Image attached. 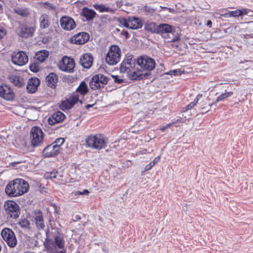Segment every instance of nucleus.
Segmentation results:
<instances>
[{"label": "nucleus", "mask_w": 253, "mask_h": 253, "mask_svg": "<svg viewBox=\"0 0 253 253\" xmlns=\"http://www.w3.org/2000/svg\"><path fill=\"white\" fill-rule=\"evenodd\" d=\"M47 85L52 88H54L57 84L58 76L54 73H50L45 79Z\"/></svg>", "instance_id": "b1692460"}, {"label": "nucleus", "mask_w": 253, "mask_h": 253, "mask_svg": "<svg viewBox=\"0 0 253 253\" xmlns=\"http://www.w3.org/2000/svg\"><path fill=\"white\" fill-rule=\"evenodd\" d=\"M29 188V184L26 181L22 179H15L8 183L5 192L9 197H17L27 192Z\"/></svg>", "instance_id": "f257e3e1"}, {"label": "nucleus", "mask_w": 253, "mask_h": 253, "mask_svg": "<svg viewBox=\"0 0 253 253\" xmlns=\"http://www.w3.org/2000/svg\"><path fill=\"white\" fill-rule=\"evenodd\" d=\"M50 18L46 14L41 15L39 18L40 27L41 29H45L49 27L50 24Z\"/></svg>", "instance_id": "cd10ccee"}, {"label": "nucleus", "mask_w": 253, "mask_h": 253, "mask_svg": "<svg viewBox=\"0 0 253 253\" xmlns=\"http://www.w3.org/2000/svg\"><path fill=\"white\" fill-rule=\"evenodd\" d=\"M77 91L84 95L88 91L87 86L84 82H82L77 89Z\"/></svg>", "instance_id": "f704fd0d"}, {"label": "nucleus", "mask_w": 253, "mask_h": 253, "mask_svg": "<svg viewBox=\"0 0 253 253\" xmlns=\"http://www.w3.org/2000/svg\"><path fill=\"white\" fill-rule=\"evenodd\" d=\"M174 28L172 29V31H170V33H169L167 35H165V39L168 40V42H175L177 41L179 38L177 36H174Z\"/></svg>", "instance_id": "473e14b6"}, {"label": "nucleus", "mask_w": 253, "mask_h": 253, "mask_svg": "<svg viewBox=\"0 0 253 253\" xmlns=\"http://www.w3.org/2000/svg\"><path fill=\"white\" fill-rule=\"evenodd\" d=\"M175 123H176L175 122H172L171 123H169L168 125H167L166 126H167V128H168L169 127H170V126H172L173 125L175 124Z\"/></svg>", "instance_id": "bf43d9fd"}, {"label": "nucleus", "mask_w": 253, "mask_h": 253, "mask_svg": "<svg viewBox=\"0 0 253 253\" xmlns=\"http://www.w3.org/2000/svg\"><path fill=\"white\" fill-rule=\"evenodd\" d=\"M30 69L32 71L34 72H37L39 70V67L37 66L35 63L30 65Z\"/></svg>", "instance_id": "8fccbe9b"}, {"label": "nucleus", "mask_w": 253, "mask_h": 253, "mask_svg": "<svg viewBox=\"0 0 253 253\" xmlns=\"http://www.w3.org/2000/svg\"><path fill=\"white\" fill-rule=\"evenodd\" d=\"M93 7L97 10H99L100 12H108L111 13H114L115 12V9L112 8H110L106 6L104 4H94Z\"/></svg>", "instance_id": "c756f323"}, {"label": "nucleus", "mask_w": 253, "mask_h": 253, "mask_svg": "<svg viewBox=\"0 0 253 253\" xmlns=\"http://www.w3.org/2000/svg\"><path fill=\"white\" fill-rule=\"evenodd\" d=\"M112 78L114 79V81L118 84H121L124 82L123 79L119 78L118 76H112Z\"/></svg>", "instance_id": "09e8293b"}, {"label": "nucleus", "mask_w": 253, "mask_h": 253, "mask_svg": "<svg viewBox=\"0 0 253 253\" xmlns=\"http://www.w3.org/2000/svg\"><path fill=\"white\" fill-rule=\"evenodd\" d=\"M8 80L14 86L21 87L24 85L25 82L24 79L16 75H10L8 76Z\"/></svg>", "instance_id": "412c9836"}, {"label": "nucleus", "mask_w": 253, "mask_h": 253, "mask_svg": "<svg viewBox=\"0 0 253 253\" xmlns=\"http://www.w3.org/2000/svg\"><path fill=\"white\" fill-rule=\"evenodd\" d=\"M13 12L23 17H28L30 15V11L28 8L24 7H16L13 9Z\"/></svg>", "instance_id": "c85d7f7f"}, {"label": "nucleus", "mask_w": 253, "mask_h": 253, "mask_svg": "<svg viewBox=\"0 0 253 253\" xmlns=\"http://www.w3.org/2000/svg\"><path fill=\"white\" fill-rule=\"evenodd\" d=\"M85 142L87 146L98 150L104 148L106 145L104 137L101 135H89Z\"/></svg>", "instance_id": "f03ea898"}, {"label": "nucleus", "mask_w": 253, "mask_h": 253, "mask_svg": "<svg viewBox=\"0 0 253 253\" xmlns=\"http://www.w3.org/2000/svg\"><path fill=\"white\" fill-rule=\"evenodd\" d=\"M35 29L33 26H28L25 24H20L16 32L18 36L23 38L32 37Z\"/></svg>", "instance_id": "f8f14e48"}, {"label": "nucleus", "mask_w": 253, "mask_h": 253, "mask_svg": "<svg viewBox=\"0 0 253 253\" xmlns=\"http://www.w3.org/2000/svg\"><path fill=\"white\" fill-rule=\"evenodd\" d=\"M11 60L15 65L23 66L28 62V57L25 52L19 51L13 53L11 57Z\"/></svg>", "instance_id": "ddd939ff"}, {"label": "nucleus", "mask_w": 253, "mask_h": 253, "mask_svg": "<svg viewBox=\"0 0 253 253\" xmlns=\"http://www.w3.org/2000/svg\"><path fill=\"white\" fill-rule=\"evenodd\" d=\"M0 97L6 100H12L14 98V93L9 86L3 84L0 86Z\"/></svg>", "instance_id": "4468645a"}, {"label": "nucleus", "mask_w": 253, "mask_h": 253, "mask_svg": "<svg viewBox=\"0 0 253 253\" xmlns=\"http://www.w3.org/2000/svg\"><path fill=\"white\" fill-rule=\"evenodd\" d=\"M213 16L215 18H221V17L222 16L223 17V15L224 14H220L219 13H217V12H214V13H213L212 14Z\"/></svg>", "instance_id": "864d4df0"}, {"label": "nucleus", "mask_w": 253, "mask_h": 253, "mask_svg": "<svg viewBox=\"0 0 253 253\" xmlns=\"http://www.w3.org/2000/svg\"><path fill=\"white\" fill-rule=\"evenodd\" d=\"M206 25L209 27H211L212 25V22L210 20H209L207 21Z\"/></svg>", "instance_id": "4d7b16f0"}, {"label": "nucleus", "mask_w": 253, "mask_h": 253, "mask_svg": "<svg viewBox=\"0 0 253 253\" xmlns=\"http://www.w3.org/2000/svg\"><path fill=\"white\" fill-rule=\"evenodd\" d=\"M34 221L37 228L39 230L44 229L45 225L43 221V215L42 212L40 211L36 212L34 216Z\"/></svg>", "instance_id": "4be33fe9"}, {"label": "nucleus", "mask_w": 253, "mask_h": 253, "mask_svg": "<svg viewBox=\"0 0 253 253\" xmlns=\"http://www.w3.org/2000/svg\"><path fill=\"white\" fill-rule=\"evenodd\" d=\"M49 8L52 9H55V6L54 5L52 4H49Z\"/></svg>", "instance_id": "680f3d73"}, {"label": "nucleus", "mask_w": 253, "mask_h": 253, "mask_svg": "<svg viewBox=\"0 0 253 253\" xmlns=\"http://www.w3.org/2000/svg\"><path fill=\"white\" fill-rule=\"evenodd\" d=\"M117 6L118 7H121L123 5V2L122 0L117 1L116 2Z\"/></svg>", "instance_id": "5fc2aeb1"}, {"label": "nucleus", "mask_w": 253, "mask_h": 253, "mask_svg": "<svg viewBox=\"0 0 253 253\" xmlns=\"http://www.w3.org/2000/svg\"><path fill=\"white\" fill-rule=\"evenodd\" d=\"M1 235L9 247L14 248L16 246L17 241L14 233L11 229L4 228L1 231Z\"/></svg>", "instance_id": "423d86ee"}, {"label": "nucleus", "mask_w": 253, "mask_h": 253, "mask_svg": "<svg viewBox=\"0 0 253 253\" xmlns=\"http://www.w3.org/2000/svg\"><path fill=\"white\" fill-rule=\"evenodd\" d=\"M244 38L246 39H249V38H253V34H245L244 35Z\"/></svg>", "instance_id": "6e6d98bb"}, {"label": "nucleus", "mask_w": 253, "mask_h": 253, "mask_svg": "<svg viewBox=\"0 0 253 253\" xmlns=\"http://www.w3.org/2000/svg\"><path fill=\"white\" fill-rule=\"evenodd\" d=\"M64 142V139L63 138H57L52 144H55L56 146L59 147V150L60 149V146Z\"/></svg>", "instance_id": "a18cd8bd"}, {"label": "nucleus", "mask_w": 253, "mask_h": 253, "mask_svg": "<svg viewBox=\"0 0 253 253\" xmlns=\"http://www.w3.org/2000/svg\"><path fill=\"white\" fill-rule=\"evenodd\" d=\"M165 8L168 9L169 10V11L170 12H171V13H174V10L173 9H172V8H167V7H165Z\"/></svg>", "instance_id": "e2e57ef3"}, {"label": "nucleus", "mask_w": 253, "mask_h": 253, "mask_svg": "<svg viewBox=\"0 0 253 253\" xmlns=\"http://www.w3.org/2000/svg\"><path fill=\"white\" fill-rule=\"evenodd\" d=\"M61 27L64 30L70 31L76 27V23L74 19L68 16H63L61 18Z\"/></svg>", "instance_id": "2eb2a0df"}, {"label": "nucleus", "mask_w": 253, "mask_h": 253, "mask_svg": "<svg viewBox=\"0 0 253 253\" xmlns=\"http://www.w3.org/2000/svg\"><path fill=\"white\" fill-rule=\"evenodd\" d=\"M241 11L240 10H237L232 11H229L224 14L223 17L228 18L230 17H237L241 15Z\"/></svg>", "instance_id": "e433bc0d"}, {"label": "nucleus", "mask_w": 253, "mask_h": 253, "mask_svg": "<svg viewBox=\"0 0 253 253\" xmlns=\"http://www.w3.org/2000/svg\"><path fill=\"white\" fill-rule=\"evenodd\" d=\"M183 73V72L181 71L180 69L174 70L173 71H170L169 72V74L173 75L174 76L176 75H181Z\"/></svg>", "instance_id": "de8ad7c7"}, {"label": "nucleus", "mask_w": 253, "mask_h": 253, "mask_svg": "<svg viewBox=\"0 0 253 253\" xmlns=\"http://www.w3.org/2000/svg\"><path fill=\"white\" fill-rule=\"evenodd\" d=\"M173 28L170 25L167 24H160L158 25V33L160 34L163 38L165 37V35H167L170 31H172Z\"/></svg>", "instance_id": "bb28decb"}, {"label": "nucleus", "mask_w": 253, "mask_h": 253, "mask_svg": "<svg viewBox=\"0 0 253 253\" xmlns=\"http://www.w3.org/2000/svg\"><path fill=\"white\" fill-rule=\"evenodd\" d=\"M89 193V192L87 189H84L83 191H75L74 192V196L78 195H87Z\"/></svg>", "instance_id": "49530a36"}, {"label": "nucleus", "mask_w": 253, "mask_h": 253, "mask_svg": "<svg viewBox=\"0 0 253 253\" xmlns=\"http://www.w3.org/2000/svg\"><path fill=\"white\" fill-rule=\"evenodd\" d=\"M75 64L74 60L67 56H64L58 64L59 68L63 71L73 73Z\"/></svg>", "instance_id": "9d476101"}, {"label": "nucleus", "mask_w": 253, "mask_h": 253, "mask_svg": "<svg viewBox=\"0 0 253 253\" xmlns=\"http://www.w3.org/2000/svg\"><path fill=\"white\" fill-rule=\"evenodd\" d=\"M136 62L141 69L146 70V72L150 73L155 66V60L147 56L140 57L137 59Z\"/></svg>", "instance_id": "0eeeda50"}, {"label": "nucleus", "mask_w": 253, "mask_h": 253, "mask_svg": "<svg viewBox=\"0 0 253 253\" xmlns=\"http://www.w3.org/2000/svg\"><path fill=\"white\" fill-rule=\"evenodd\" d=\"M79 101V99L78 96L77 95H74L62 101L60 105V107L62 110L70 109Z\"/></svg>", "instance_id": "dca6fc26"}, {"label": "nucleus", "mask_w": 253, "mask_h": 253, "mask_svg": "<svg viewBox=\"0 0 253 253\" xmlns=\"http://www.w3.org/2000/svg\"><path fill=\"white\" fill-rule=\"evenodd\" d=\"M54 241L50 240H46L45 247L47 250L52 249L53 248H55V246L60 249H64L65 247V241L63 236L56 235L54 237Z\"/></svg>", "instance_id": "9b49d317"}, {"label": "nucleus", "mask_w": 253, "mask_h": 253, "mask_svg": "<svg viewBox=\"0 0 253 253\" xmlns=\"http://www.w3.org/2000/svg\"><path fill=\"white\" fill-rule=\"evenodd\" d=\"M6 213L10 217L17 218L20 214L18 205L13 201H7L4 204Z\"/></svg>", "instance_id": "6e6552de"}, {"label": "nucleus", "mask_w": 253, "mask_h": 253, "mask_svg": "<svg viewBox=\"0 0 253 253\" xmlns=\"http://www.w3.org/2000/svg\"><path fill=\"white\" fill-rule=\"evenodd\" d=\"M144 9L146 12H148L149 13H153L154 11V9L149 6H144Z\"/></svg>", "instance_id": "603ef678"}, {"label": "nucleus", "mask_w": 253, "mask_h": 253, "mask_svg": "<svg viewBox=\"0 0 253 253\" xmlns=\"http://www.w3.org/2000/svg\"><path fill=\"white\" fill-rule=\"evenodd\" d=\"M122 34L125 35L126 38H127V37L128 36V33L127 31H123L122 32Z\"/></svg>", "instance_id": "13d9d810"}, {"label": "nucleus", "mask_w": 253, "mask_h": 253, "mask_svg": "<svg viewBox=\"0 0 253 253\" xmlns=\"http://www.w3.org/2000/svg\"><path fill=\"white\" fill-rule=\"evenodd\" d=\"M6 34V31L5 29L0 26V40L2 39Z\"/></svg>", "instance_id": "3c124183"}, {"label": "nucleus", "mask_w": 253, "mask_h": 253, "mask_svg": "<svg viewBox=\"0 0 253 253\" xmlns=\"http://www.w3.org/2000/svg\"><path fill=\"white\" fill-rule=\"evenodd\" d=\"M233 94V93L231 91L227 92L226 91H225V92L222 93L219 96H218L216 98L215 102L214 103H212V104H216L217 102L222 101L232 96Z\"/></svg>", "instance_id": "72a5a7b5"}, {"label": "nucleus", "mask_w": 253, "mask_h": 253, "mask_svg": "<svg viewBox=\"0 0 253 253\" xmlns=\"http://www.w3.org/2000/svg\"><path fill=\"white\" fill-rule=\"evenodd\" d=\"M118 21L122 25L127 28H129V23L128 22V18L126 19L124 17H120L118 19Z\"/></svg>", "instance_id": "a19ab883"}, {"label": "nucleus", "mask_w": 253, "mask_h": 253, "mask_svg": "<svg viewBox=\"0 0 253 253\" xmlns=\"http://www.w3.org/2000/svg\"><path fill=\"white\" fill-rule=\"evenodd\" d=\"M128 22L129 23V29H138L142 27L141 20L135 17H128Z\"/></svg>", "instance_id": "393cba45"}, {"label": "nucleus", "mask_w": 253, "mask_h": 253, "mask_svg": "<svg viewBox=\"0 0 253 253\" xmlns=\"http://www.w3.org/2000/svg\"><path fill=\"white\" fill-rule=\"evenodd\" d=\"M40 83V80L37 78H32L28 82V84H32L33 86L35 85L36 87L38 86Z\"/></svg>", "instance_id": "37998d69"}, {"label": "nucleus", "mask_w": 253, "mask_h": 253, "mask_svg": "<svg viewBox=\"0 0 253 253\" xmlns=\"http://www.w3.org/2000/svg\"><path fill=\"white\" fill-rule=\"evenodd\" d=\"M128 77L131 80H139L143 78H145L150 75V73L146 72L145 73H140L139 71H136L135 68L130 72L127 74Z\"/></svg>", "instance_id": "aec40b11"}, {"label": "nucleus", "mask_w": 253, "mask_h": 253, "mask_svg": "<svg viewBox=\"0 0 253 253\" xmlns=\"http://www.w3.org/2000/svg\"><path fill=\"white\" fill-rule=\"evenodd\" d=\"M51 143L46 146L42 151L44 157H51L57 155L59 153V147Z\"/></svg>", "instance_id": "f3484780"}, {"label": "nucleus", "mask_w": 253, "mask_h": 253, "mask_svg": "<svg viewBox=\"0 0 253 253\" xmlns=\"http://www.w3.org/2000/svg\"><path fill=\"white\" fill-rule=\"evenodd\" d=\"M74 38L75 43L82 44L89 40V36L87 33L82 32L76 35Z\"/></svg>", "instance_id": "5701e85b"}, {"label": "nucleus", "mask_w": 253, "mask_h": 253, "mask_svg": "<svg viewBox=\"0 0 253 253\" xmlns=\"http://www.w3.org/2000/svg\"><path fill=\"white\" fill-rule=\"evenodd\" d=\"M121 54V49L118 46H111L105 58L106 62L110 65L116 64L120 60Z\"/></svg>", "instance_id": "7ed1b4c3"}, {"label": "nucleus", "mask_w": 253, "mask_h": 253, "mask_svg": "<svg viewBox=\"0 0 253 253\" xmlns=\"http://www.w3.org/2000/svg\"><path fill=\"white\" fill-rule=\"evenodd\" d=\"M135 65V59L132 55H127L121 64L120 71L127 74L133 70Z\"/></svg>", "instance_id": "1a4fd4ad"}, {"label": "nucleus", "mask_w": 253, "mask_h": 253, "mask_svg": "<svg viewBox=\"0 0 253 253\" xmlns=\"http://www.w3.org/2000/svg\"><path fill=\"white\" fill-rule=\"evenodd\" d=\"M145 29L147 31L152 33H158V26H157L154 22H149L146 24Z\"/></svg>", "instance_id": "2f4dec72"}, {"label": "nucleus", "mask_w": 253, "mask_h": 253, "mask_svg": "<svg viewBox=\"0 0 253 253\" xmlns=\"http://www.w3.org/2000/svg\"><path fill=\"white\" fill-rule=\"evenodd\" d=\"M48 55L49 52L47 50H42L36 53L35 58L40 62H43L48 57Z\"/></svg>", "instance_id": "7c9ffc66"}, {"label": "nucleus", "mask_w": 253, "mask_h": 253, "mask_svg": "<svg viewBox=\"0 0 253 253\" xmlns=\"http://www.w3.org/2000/svg\"><path fill=\"white\" fill-rule=\"evenodd\" d=\"M108 82V78L105 76L98 74L93 76L89 82L90 87L93 90L103 88Z\"/></svg>", "instance_id": "20e7f679"}, {"label": "nucleus", "mask_w": 253, "mask_h": 253, "mask_svg": "<svg viewBox=\"0 0 253 253\" xmlns=\"http://www.w3.org/2000/svg\"><path fill=\"white\" fill-rule=\"evenodd\" d=\"M82 15L85 17L87 21H89L93 19L96 15V13L93 9L84 7L82 9Z\"/></svg>", "instance_id": "a878e982"}, {"label": "nucleus", "mask_w": 253, "mask_h": 253, "mask_svg": "<svg viewBox=\"0 0 253 253\" xmlns=\"http://www.w3.org/2000/svg\"><path fill=\"white\" fill-rule=\"evenodd\" d=\"M240 11H241V12H242L241 15L247 14V10L246 9H243L242 10H240Z\"/></svg>", "instance_id": "052dcab7"}, {"label": "nucleus", "mask_w": 253, "mask_h": 253, "mask_svg": "<svg viewBox=\"0 0 253 253\" xmlns=\"http://www.w3.org/2000/svg\"><path fill=\"white\" fill-rule=\"evenodd\" d=\"M19 225L22 228H29L30 222L27 219L23 218L19 221Z\"/></svg>", "instance_id": "79ce46f5"}, {"label": "nucleus", "mask_w": 253, "mask_h": 253, "mask_svg": "<svg viewBox=\"0 0 253 253\" xmlns=\"http://www.w3.org/2000/svg\"><path fill=\"white\" fill-rule=\"evenodd\" d=\"M26 88L28 92L34 93L36 91L37 87H36L35 85L33 86L32 84L28 83L26 86Z\"/></svg>", "instance_id": "c03bdc74"}, {"label": "nucleus", "mask_w": 253, "mask_h": 253, "mask_svg": "<svg viewBox=\"0 0 253 253\" xmlns=\"http://www.w3.org/2000/svg\"><path fill=\"white\" fill-rule=\"evenodd\" d=\"M58 178H57V179L58 180H60V178L62 177V175L59 173V172H58Z\"/></svg>", "instance_id": "338daca9"}, {"label": "nucleus", "mask_w": 253, "mask_h": 253, "mask_svg": "<svg viewBox=\"0 0 253 253\" xmlns=\"http://www.w3.org/2000/svg\"><path fill=\"white\" fill-rule=\"evenodd\" d=\"M202 97L201 94H198L197 97L195 98L194 100L191 102L189 104L185 106L183 108V111L185 112L188 110L191 109L194 106H195L197 103L198 102V100H199L200 98Z\"/></svg>", "instance_id": "c9c22d12"}, {"label": "nucleus", "mask_w": 253, "mask_h": 253, "mask_svg": "<svg viewBox=\"0 0 253 253\" xmlns=\"http://www.w3.org/2000/svg\"><path fill=\"white\" fill-rule=\"evenodd\" d=\"M160 159V156L156 157L154 160L146 165L145 168V171L150 169Z\"/></svg>", "instance_id": "58836bf2"}, {"label": "nucleus", "mask_w": 253, "mask_h": 253, "mask_svg": "<svg viewBox=\"0 0 253 253\" xmlns=\"http://www.w3.org/2000/svg\"><path fill=\"white\" fill-rule=\"evenodd\" d=\"M200 105L203 112H207L210 110L211 106L213 104H211L207 105V101H203V102L200 103Z\"/></svg>", "instance_id": "ea45409f"}, {"label": "nucleus", "mask_w": 253, "mask_h": 253, "mask_svg": "<svg viewBox=\"0 0 253 253\" xmlns=\"http://www.w3.org/2000/svg\"><path fill=\"white\" fill-rule=\"evenodd\" d=\"M93 57L90 53H85L80 58V63L84 68H89L92 64Z\"/></svg>", "instance_id": "6ab92c4d"}, {"label": "nucleus", "mask_w": 253, "mask_h": 253, "mask_svg": "<svg viewBox=\"0 0 253 253\" xmlns=\"http://www.w3.org/2000/svg\"><path fill=\"white\" fill-rule=\"evenodd\" d=\"M167 128V126H164L161 127L160 129L162 131H164Z\"/></svg>", "instance_id": "0e129e2a"}, {"label": "nucleus", "mask_w": 253, "mask_h": 253, "mask_svg": "<svg viewBox=\"0 0 253 253\" xmlns=\"http://www.w3.org/2000/svg\"><path fill=\"white\" fill-rule=\"evenodd\" d=\"M58 171L54 170L51 172H47L45 173V176L46 178L53 179L58 178Z\"/></svg>", "instance_id": "4c0bfd02"}, {"label": "nucleus", "mask_w": 253, "mask_h": 253, "mask_svg": "<svg viewBox=\"0 0 253 253\" xmlns=\"http://www.w3.org/2000/svg\"><path fill=\"white\" fill-rule=\"evenodd\" d=\"M31 144L33 147L40 146L43 144V133L38 126H34L31 130Z\"/></svg>", "instance_id": "39448f33"}, {"label": "nucleus", "mask_w": 253, "mask_h": 253, "mask_svg": "<svg viewBox=\"0 0 253 253\" xmlns=\"http://www.w3.org/2000/svg\"><path fill=\"white\" fill-rule=\"evenodd\" d=\"M65 118V116L62 112L57 111L48 119V123L50 125H53L56 123L62 122Z\"/></svg>", "instance_id": "a211bd4d"}, {"label": "nucleus", "mask_w": 253, "mask_h": 253, "mask_svg": "<svg viewBox=\"0 0 253 253\" xmlns=\"http://www.w3.org/2000/svg\"><path fill=\"white\" fill-rule=\"evenodd\" d=\"M75 218H76V220H80V219H81V216H80V215H76V216H75Z\"/></svg>", "instance_id": "69168bd1"}, {"label": "nucleus", "mask_w": 253, "mask_h": 253, "mask_svg": "<svg viewBox=\"0 0 253 253\" xmlns=\"http://www.w3.org/2000/svg\"><path fill=\"white\" fill-rule=\"evenodd\" d=\"M92 106H93V105L88 104V105H87L86 106V108L88 109V108H90V107H92Z\"/></svg>", "instance_id": "774afa93"}]
</instances>
